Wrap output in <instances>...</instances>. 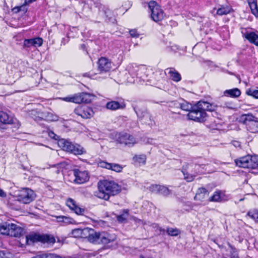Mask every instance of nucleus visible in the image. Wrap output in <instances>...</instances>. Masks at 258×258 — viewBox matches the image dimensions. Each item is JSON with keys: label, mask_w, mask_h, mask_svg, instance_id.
I'll return each instance as SVG.
<instances>
[{"label": "nucleus", "mask_w": 258, "mask_h": 258, "mask_svg": "<svg viewBox=\"0 0 258 258\" xmlns=\"http://www.w3.org/2000/svg\"><path fill=\"white\" fill-rule=\"evenodd\" d=\"M50 256V258H62L61 256L59 255H54L52 257V256L51 254H42L40 255H39V258H47L48 257Z\"/></svg>", "instance_id": "nucleus-51"}, {"label": "nucleus", "mask_w": 258, "mask_h": 258, "mask_svg": "<svg viewBox=\"0 0 258 258\" xmlns=\"http://www.w3.org/2000/svg\"><path fill=\"white\" fill-rule=\"evenodd\" d=\"M207 116V113L202 110L198 102L193 105L192 109L187 114L188 119L201 123L206 121Z\"/></svg>", "instance_id": "nucleus-7"}, {"label": "nucleus", "mask_w": 258, "mask_h": 258, "mask_svg": "<svg viewBox=\"0 0 258 258\" xmlns=\"http://www.w3.org/2000/svg\"><path fill=\"white\" fill-rule=\"evenodd\" d=\"M74 113L83 119H90L94 116L93 108L85 104L77 106L74 110Z\"/></svg>", "instance_id": "nucleus-10"}, {"label": "nucleus", "mask_w": 258, "mask_h": 258, "mask_svg": "<svg viewBox=\"0 0 258 258\" xmlns=\"http://www.w3.org/2000/svg\"><path fill=\"white\" fill-rule=\"evenodd\" d=\"M188 167V164H186L185 166H183L182 167V169L181 170V172L183 174L184 176V179L187 181V182H191L192 181L195 177V176L189 174L186 171Z\"/></svg>", "instance_id": "nucleus-34"}, {"label": "nucleus", "mask_w": 258, "mask_h": 258, "mask_svg": "<svg viewBox=\"0 0 258 258\" xmlns=\"http://www.w3.org/2000/svg\"><path fill=\"white\" fill-rule=\"evenodd\" d=\"M208 190L204 187H199L197 190L194 200L198 201L204 202L206 197L209 196Z\"/></svg>", "instance_id": "nucleus-22"}, {"label": "nucleus", "mask_w": 258, "mask_h": 258, "mask_svg": "<svg viewBox=\"0 0 258 258\" xmlns=\"http://www.w3.org/2000/svg\"><path fill=\"white\" fill-rule=\"evenodd\" d=\"M237 166L244 168H258V156L247 155L234 160Z\"/></svg>", "instance_id": "nucleus-5"}, {"label": "nucleus", "mask_w": 258, "mask_h": 258, "mask_svg": "<svg viewBox=\"0 0 258 258\" xmlns=\"http://www.w3.org/2000/svg\"><path fill=\"white\" fill-rule=\"evenodd\" d=\"M144 114H148V113H147L146 111L144 112Z\"/></svg>", "instance_id": "nucleus-61"}, {"label": "nucleus", "mask_w": 258, "mask_h": 258, "mask_svg": "<svg viewBox=\"0 0 258 258\" xmlns=\"http://www.w3.org/2000/svg\"><path fill=\"white\" fill-rule=\"evenodd\" d=\"M77 202L73 199L68 198L66 201V205L71 210L73 207L76 205Z\"/></svg>", "instance_id": "nucleus-44"}, {"label": "nucleus", "mask_w": 258, "mask_h": 258, "mask_svg": "<svg viewBox=\"0 0 258 258\" xmlns=\"http://www.w3.org/2000/svg\"><path fill=\"white\" fill-rule=\"evenodd\" d=\"M228 246L230 248V252L229 258H239L238 254V250L233 245H232L229 243Z\"/></svg>", "instance_id": "nucleus-40"}, {"label": "nucleus", "mask_w": 258, "mask_h": 258, "mask_svg": "<svg viewBox=\"0 0 258 258\" xmlns=\"http://www.w3.org/2000/svg\"><path fill=\"white\" fill-rule=\"evenodd\" d=\"M111 163L105 161H100L98 162V166L100 167L109 170Z\"/></svg>", "instance_id": "nucleus-46"}, {"label": "nucleus", "mask_w": 258, "mask_h": 258, "mask_svg": "<svg viewBox=\"0 0 258 258\" xmlns=\"http://www.w3.org/2000/svg\"><path fill=\"white\" fill-rule=\"evenodd\" d=\"M134 220H135V221H136L137 222H138V223H140V222H141V223H143V220H141V219H138V218H135L134 219Z\"/></svg>", "instance_id": "nucleus-57"}, {"label": "nucleus", "mask_w": 258, "mask_h": 258, "mask_svg": "<svg viewBox=\"0 0 258 258\" xmlns=\"http://www.w3.org/2000/svg\"><path fill=\"white\" fill-rule=\"evenodd\" d=\"M57 120V116L52 113L48 111H43L42 121H53Z\"/></svg>", "instance_id": "nucleus-35"}, {"label": "nucleus", "mask_w": 258, "mask_h": 258, "mask_svg": "<svg viewBox=\"0 0 258 258\" xmlns=\"http://www.w3.org/2000/svg\"><path fill=\"white\" fill-rule=\"evenodd\" d=\"M166 231L167 234L170 236H176L181 233L180 230L177 228L167 227Z\"/></svg>", "instance_id": "nucleus-39"}, {"label": "nucleus", "mask_w": 258, "mask_h": 258, "mask_svg": "<svg viewBox=\"0 0 258 258\" xmlns=\"http://www.w3.org/2000/svg\"><path fill=\"white\" fill-rule=\"evenodd\" d=\"M242 37L247 40L251 44L258 46V34L254 32H242Z\"/></svg>", "instance_id": "nucleus-24"}, {"label": "nucleus", "mask_w": 258, "mask_h": 258, "mask_svg": "<svg viewBox=\"0 0 258 258\" xmlns=\"http://www.w3.org/2000/svg\"><path fill=\"white\" fill-rule=\"evenodd\" d=\"M24 241L22 243L20 240L19 242L20 246L23 247L26 245H30L36 242H41V243L54 244L55 242V238L52 235L48 234H40L34 232L26 235L25 237L22 238Z\"/></svg>", "instance_id": "nucleus-3"}, {"label": "nucleus", "mask_w": 258, "mask_h": 258, "mask_svg": "<svg viewBox=\"0 0 258 258\" xmlns=\"http://www.w3.org/2000/svg\"><path fill=\"white\" fill-rule=\"evenodd\" d=\"M116 239L115 234H112L108 232L100 233L98 237V242L96 243H101L106 248H109L113 246V243Z\"/></svg>", "instance_id": "nucleus-11"}, {"label": "nucleus", "mask_w": 258, "mask_h": 258, "mask_svg": "<svg viewBox=\"0 0 258 258\" xmlns=\"http://www.w3.org/2000/svg\"><path fill=\"white\" fill-rule=\"evenodd\" d=\"M55 217L57 222L63 223L66 225L73 224L74 221L72 218L65 216H57Z\"/></svg>", "instance_id": "nucleus-37"}, {"label": "nucleus", "mask_w": 258, "mask_h": 258, "mask_svg": "<svg viewBox=\"0 0 258 258\" xmlns=\"http://www.w3.org/2000/svg\"><path fill=\"white\" fill-rule=\"evenodd\" d=\"M198 102L203 111L206 112L207 111L212 112L215 110V106L213 104L208 102L201 100Z\"/></svg>", "instance_id": "nucleus-30"}, {"label": "nucleus", "mask_w": 258, "mask_h": 258, "mask_svg": "<svg viewBox=\"0 0 258 258\" xmlns=\"http://www.w3.org/2000/svg\"><path fill=\"white\" fill-rule=\"evenodd\" d=\"M125 107L126 104L124 101L119 102L116 101H111L108 102L106 104V108L111 110L123 109L125 108Z\"/></svg>", "instance_id": "nucleus-23"}, {"label": "nucleus", "mask_w": 258, "mask_h": 258, "mask_svg": "<svg viewBox=\"0 0 258 258\" xmlns=\"http://www.w3.org/2000/svg\"><path fill=\"white\" fill-rule=\"evenodd\" d=\"M48 135L51 138L55 139V137L56 136V135L52 131H49Z\"/></svg>", "instance_id": "nucleus-54"}, {"label": "nucleus", "mask_w": 258, "mask_h": 258, "mask_svg": "<svg viewBox=\"0 0 258 258\" xmlns=\"http://www.w3.org/2000/svg\"><path fill=\"white\" fill-rule=\"evenodd\" d=\"M218 247L220 248H222L223 247V246L222 245L218 244Z\"/></svg>", "instance_id": "nucleus-60"}, {"label": "nucleus", "mask_w": 258, "mask_h": 258, "mask_svg": "<svg viewBox=\"0 0 258 258\" xmlns=\"http://www.w3.org/2000/svg\"><path fill=\"white\" fill-rule=\"evenodd\" d=\"M246 216L252 220L255 223H258V208L250 209L246 213Z\"/></svg>", "instance_id": "nucleus-33"}, {"label": "nucleus", "mask_w": 258, "mask_h": 258, "mask_svg": "<svg viewBox=\"0 0 258 258\" xmlns=\"http://www.w3.org/2000/svg\"><path fill=\"white\" fill-rule=\"evenodd\" d=\"M129 34L132 38H137L139 37L140 34L136 29H133L129 30Z\"/></svg>", "instance_id": "nucleus-49"}, {"label": "nucleus", "mask_w": 258, "mask_h": 258, "mask_svg": "<svg viewBox=\"0 0 258 258\" xmlns=\"http://www.w3.org/2000/svg\"><path fill=\"white\" fill-rule=\"evenodd\" d=\"M172 105L179 108L182 110L188 111L189 112L192 108L193 105L187 102L184 100H183L181 102H179L178 101H173L171 102L170 106Z\"/></svg>", "instance_id": "nucleus-20"}, {"label": "nucleus", "mask_w": 258, "mask_h": 258, "mask_svg": "<svg viewBox=\"0 0 258 258\" xmlns=\"http://www.w3.org/2000/svg\"><path fill=\"white\" fill-rule=\"evenodd\" d=\"M71 211L78 215H83L85 213V209L80 207L77 203Z\"/></svg>", "instance_id": "nucleus-41"}, {"label": "nucleus", "mask_w": 258, "mask_h": 258, "mask_svg": "<svg viewBox=\"0 0 258 258\" xmlns=\"http://www.w3.org/2000/svg\"><path fill=\"white\" fill-rule=\"evenodd\" d=\"M245 94L254 99H258V90L248 88L246 90Z\"/></svg>", "instance_id": "nucleus-43"}, {"label": "nucleus", "mask_w": 258, "mask_h": 258, "mask_svg": "<svg viewBox=\"0 0 258 258\" xmlns=\"http://www.w3.org/2000/svg\"><path fill=\"white\" fill-rule=\"evenodd\" d=\"M58 145L63 151L70 153L74 143L67 140L62 139L59 140Z\"/></svg>", "instance_id": "nucleus-27"}, {"label": "nucleus", "mask_w": 258, "mask_h": 258, "mask_svg": "<svg viewBox=\"0 0 258 258\" xmlns=\"http://www.w3.org/2000/svg\"><path fill=\"white\" fill-rule=\"evenodd\" d=\"M6 197V192L2 189L0 188V197L4 198Z\"/></svg>", "instance_id": "nucleus-55"}, {"label": "nucleus", "mask_w": 258, "mask_h": 258, "mask_svg": "<svg viewBox=\"0 0 258 258\" xmlns=\"http://www.w3.org/2000/svg\"><path fill=\"white\" fill-rule=\"evenodd\" d=\"M151 18L154 21L156 22H158L159 21H162L164 18V17H151Z\"/></svg>", "instance_id": "nucleus-53"}, {"label": "nucleus", "mask_w": 258, "mask_h": 258, "mask_svg": "<svg viewBox=\"0 0 258 258\" xmlns=\"http://www.w3.org/2000/svg\"><path fill=\"white\" fill-rule=\"evenodd\" d=\"M27 114L29 118L33 119L36 121H42L43 111H41L39 109L36 108L29 110L27 112Z\"/></svg>", "instance_id": "nucleus-21"}, {"label": "nucleus", "mask_w": 258, "mask_h": 258, "mask_svg": "<svg viewBox=\"0 0 258 258\" xmlns=\"http://www.w3.org/2000/svg\"><path fill=\"white\" fill-rule=\"evenodd\" d=\"M19 17H4V20L10 26L13 28L19 27L18 21Z\"/></svg>", "instance_id": "nucleus-32"}, {"label": "nucleus", "mask_w": 258, "mask_h": 258, "mask_svg": "<svg viewBox=\"0 0 258 258\" xmlns=\"http://www.w3.org/2000/svg\"><path fill=\"white\" fill-rule=\"evenodd\" d=\"M65 165H66L65 163H59L57 164L56 165V166L60 167L61 166Z\"/></svg>", "instance_id": "nucleus-58"}, {"label": "nucleus", "mask_w": 258, "mask_h": 258, "mask_svg": "<svg viewBox=\"0 0 258 258\" xmlns=\"http://www.w3.org/2000/svg\"><path fill=\"white\" fill-rule=\"evenodd\" d=\"M82 238L87 239L89 242L96 243L98 242L99 232L92 228L86 227L82 229Z\"/></svg>", "instance_id": "nucleus-13"}, {"label": "nucleus", "mask_w": 258, "mask_h": 258, "mask_svg": "<svg viewBox=\"0 0 258 258\" xmlns=\"http://www.w3.org/2000/svg\"><path fill=\"white\" fill-rule=\"evenodd\" d=\"M149 9L151 13V16H159L163 15V11L161 7L155 1H151L148 4Z\"/></svg>", "instance_id": "nucleus-19"}, {"label": "nucleus", "mask_w": 258, "mask_h": 258, "mask_svg": "<svg viewBox=\"0 0 258 258\" xmlns=\"http://www.w3.org/2000/svg\"><path fill=\"white\" fill-rule=\"evenodd\" d=\"M216 11V14L218 15H226L230 14L233 11L232 8L229 6L221 7L217 10L214 9L213 11Z\"/></svg>", "instance_id": "nucleus-36"}, {"label": "nucleus", "mask_w": 258, "mask_h": 258, "mask_svg": "<svg viewBox=\"0 0 258 258\" xmlns=\"http://www.w3.org/2000/svg\"><path fill=\"white\" fill-rule=\"evenodd\" d=\"M116 219L119 223H125L127 221L126 217H124L123 214L117 215L116 216Z\"/></svg>", "instance_id": "nucleus-50"}, {"label": "nucleus", "mask_w": 258, "mask_h": 258, "mask_svg": "<svg viewBox=\"0 0 258 258\" xmlns=\"http://www.w3.org/2000/svg\"><path fill=\"white\" fill-rule=\"evenodd\" d=\"M18 198L20 202L28 204L34 200L35 195L32 190L26 188L20 192Z\"/></svg>", "instance_id": "nucleus-14"}, {"label": "nucleus", "mask_w": 258, "mask_h": 258, "mask_svg": "<svg viewBox=\"0 0 258 258\" xmlns=\"http://www.w3.org/2000/svg\"><path fill=\"white\" fill-rule=\"evenodd\" d=\"M123 214H125L126 215L129 214V210L128 209H124L122 211Z\"/></svg>", "instance_id": "nucleus-56"}, {"label": "nucleus", "mask_w": 258, "mask_h": 258, "mask_svg": "<svg viewBox=\"0 0 258 258\" xmlns=\"http://www.w3.org/2000/svg\"><path fill=\"white\" fill-rule=\"evenodd\" d=\"M82 232L81 228H77L72 230V234L74 237L82 238Z\"/></svg>", "instance_id": "nucleus-47"}, {"label": "nucleus", "mask_w": 258, "mask_h": 258, "mask_svg": "<svg viewBox=\"0 0 258 258\" xmlns=\"http://www.w3.org/2000/svg\"><path fill=\"white\" fill-rule=\"evenodd\" d=\"M249 7L251 9L252 14L256 16L258 15V8L256 0H248Z\"/></svg>", "instance_id": "nucleus-38"}, {"label": "nucleus", "mask_w": 258, "mask_h": 258, "mask_svg": "<svg viewBox=\"0 0 258 258\" xmlns=\"http://www.w3.org/2000/svg\"><path fill=\"white\" fill-rule=\"evenodd\" d=\"M25 233L24 228L14 223H5L0 225V233L2 235L22 238Z\"/></svg>", "instance_id": "nucleus-4"}, {"label": "nucleus", "mask_w": 258, "mask_h": 258, "mask_svg": "<svg viewBox=\"0 0 258 258\" xmlns=\"http://www.w3.org/2000/svg\"><path fill=\"white\" fill-rule=\"evenodd\" d=\"M227 196L225 191L220 189L216 190L213 195L209 199V201L211 202L220 203L227 200Z\"/></svg>", "instance_id": "nucleus-18"}, {"label": "nucleus", "mask_w": 258, "mask_h": 258, "mask_svg": "<svg viewBox=\"0 0 258 258\" xmlns=\"http://www.w3.org/2000/svg\"><path fill=\"white\" fill-rule=\"evenodd\" d=\"M153 227L155 229L156 232H159V234H164L165 230L160 227L159 224L157 223L153 224Z\"/></svg>", "instance_id": "nucleus-48"}, {"label": "nucleus", "mask_w": 258, "mask_h": 258, "mask_svg": "<svg viewBox=\"0 0 258 258\" xmlns=\"http://www.w3.org/2000/svg\"><path fill=\"white\" fill-rule=\"evenodd\" d=\"M207 116V113L202 110L198 102L193 105L192 109L187 114L188 119L201 123L206 121Z\"/></svg>", "instance_id": "nucleus-8"}, {"label": "nucleus", "mask_w": 258, "mask_h": 258, "mask_svg": "<svg viewBox=\"0 0 258 258\" xmlns=\"http://www.w3.org/2000/svg\"><path fill=\"white\" fill-rule=\"evenodd\" d=\"M166 71H168V74H169L170 78L175 82H178L181 80V75L175 70L174 68H168Z\"/></svg>", "instance_id": "nucleus-28"}, {"label": "nucleus", "mask_w": 258, "mask_h": 258, "mask_svg": "<svg viewBox=\"0 0 258 258\" xmlns=\"http://www.w3.org/2000/svg\"><path fill=\"white\" fill-rule=\"evenodd\" d=\"M241 94V91L237 88L226 90L224 92L225 96L233 98L239 97Z\"/></svg>", "instance_id": "nucleus-29"}, {"label": "nucleus", "mask_w": 258, "mask_h": 258, "mask_svg": "<svg viewBox=\"0 0 258 258\" xmlns=\"http://www.w3.org/2000/svg\"><path fill=\"white\" fill-rule=\"evenodd\" d=\"M148 188L152 193H155L166 197L169 196L171 193V190L164 185L152 184Z\"/></svg>", "instance_id": "nucleus-15"}, {"label": "nucleus", "mask_w": 258, "mask_h": 258, "mask_svg": "<svg viewBox=\"0 0 258 258\" xmlns=\"http://www.w3.org/2000/svg\"><path fill=\"white\" fill-rule=\"evenodd\" d=\"M115 142L129 147H133L137 143L136 139L133 135L123 132L116 134Z\"/></svg>", "instance_id": "nucleus-9"}, {"label": "nucleus", "mask_w": 258, "mask_h": 258, "mask_svg": "<svg viewBox=\"0 0 258 258\" xmlns=\"http://www.w3.org/2000/svg\"><path fill=\"white\" fill-rule=\"evenodd\" d=\"M13 119L6 112L0 110V127L3 125L12 124Z\"/></svg>", "instance_id": "nucleus-26"}, {"label": "nucleus", "mask_w": 258, "mask_h": 258, "mask_svg": "<svg viewBox=\"0 0 258 258\" xmlns=\"http://www.w3.org/2000/svg\"><path fill=\"white\" fill-rule=\"evenodd\" d=\"M147 156L145 154L135 155L132 158V163L135 165H145L146 163Z\"/></svg>", "instance_id": "nucleus-25"}, {"label": "nucleus", "mask_w": 258, "mask_h": 258, "mask_svg": "<svg viewBox=\"0 0 258 258\" xmlns=\"http://www.w3.org/2000/svg\"><path fill=\"white\" fill-rule=\"evenodd\" d=\"M110 169L115 172L119 173L122 172L123 170V167L122 165L117 163H111Z\"/></svg>", "instance_id": "nucleus-42"}, {"label": "nucleus", "mask_w": 258, "mask_h": 258, "mask_svg": "<svg viewBox=\"0 0 258 258\" xmlns=\"http://www.w3.org/2000/svg\"><path fill=\"white\" fill-rule=\"evenodd\" d=\"M43 40L41 37H37L31 39H25L24 40L23 48H30L34 46L35 47H40L42 45Z\"/></svg>", "instance_id": "nucleus-17"}, {"label": "nucleus", "mask_w": 258, "mask_h": 258, "mask_svg": "<svg viewBox=\"0 0 258 258\" xmlns=\"http://www.w3.org/2000/svg\"><path fill=\"white\" fill-rule=\"evenodd\" d=\"M94 97V96L92 94L81 92L66 97L62 100L68 102H73L76 104H88L91 103Z\"/></svg>", "instance_id": "nucleus-6"}, {"label": "nucleus", "mask_w": 258, "mask_h": 258, "mask_svg": "<svg viewBox=\"0 0 258 258\" xmlns=\"http://www.w3.org/2000/svg\"><path fill=\"white\" fill-rule=\"evenodd\" d=\"M81 46L82 49H85L86 48V45L84 44H81Z\"/></svg>", "instance_id": "nucleus-59"}, {"label": "nucleus", "mask_w": 258, "mask_h": 258, "mask_svg": "<svg viewBox=\"0 0 258 258\" xmlns=\"http://www.w3.org/2000/svg\"><path fill=\"white\" fill-rule=\"evenodd\" d=\"M97 67L98 72L96 73L94 70H91L83 73L82 76L91 79L102 80L105 78L102 75L109 73L112 70V62L106 57L101 56L97 61Z\"/></svg>", "instance_id": "nucleus-2"}, {"label": "nucleus", "mask_w": 258, "mask_h": 258, "mask_svg": "<svg viewBox=\"0 0 258 258\" xmlns=\"http://www.w3.org/2000/svg\"><path fill=\"white\" fill-rule=\"evenodd\" d=\"M86 153L85 149L78 144H74L70 154L75 155H81Z\"/></svg>", "instance_id": "nucleus-31"}, {"label": "nucleus", "mask_w": 258, "mask_h": 258, "mask_svg": "<svg viewBox=\"0 0 258 258\" xmlns=\"http://www.w3.org/2000/svg\"><path fill=\"white\" fill-rule=\"evenodd\" d=\"M12 10L14 13H17L18 12H20L25 13L27 11V9L26 8V5H22L20 7H15L14 9H13Z\"/></svg>", "instance_id": "nucleus-45"}, {"label": "nucleus", "mask_w": 258, "mask_h": 258, "mask_svg": "<svg viewBox=\"0 0 258 258\" xmlns=\"http://www.w3.org/2000/svg\"><path fill=\"white\" fill-rule=\"evenodd\" d=\"M73 172L75 176L74 181L76 184H81L85 183L88 182L90 179L89 172L87 170L74 169Z\"/></svg>", "instance_id": "nucleus-12"}, {"label": "nucleus", "mask_w": 258, "mask_h": 258, "mask_svg": "<svg viewBox=\"0 0 258 258\" xmlns=\"http://www.w3.org/2000/svg\"><path fill=\"white\" fill-rule=\"evenodd\" d=\"M253 116L249 114L243 115L241 118L243 123L245 124L247 130L252 133H258V121H253L251 118Z\"/></svg>", "instance_id": "nucleus-16"}, {"label": "nucleus", "mask_w": 258, "mask_h": 258, "mask_svg": "<svg viewBox=\"0 0 258 258\" xmlns=\"http://www.w3.org/2000/svg\"><path fill=\"white\" fill-rule=\"evenodd\" d=\"M98 190L95 196L98 198L108 201L112 196H115L121 191V187L113 180H100L97 183Z\"/></svg>", "instance_id": "nucleus-1"}, {"label": "nucleus", "mask_w": 258, "mask_h": 258, "mask_svg": "<svg viewBox=\"0 0 258 258\" xmlns=\"http://www.w3.org/2000/svg\"><path fill=\"white\" fill-rule=\"evenodd\" d=\"M70 40V38L68 36H66L61 40V44L66 45Z\"/></svg>", "instance_id": "nucleus-52"}]
</instances>
